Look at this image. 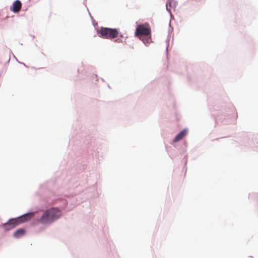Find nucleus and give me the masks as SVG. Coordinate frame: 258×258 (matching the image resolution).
Here are the masks:
<instances>
[{
  "instance_id": "nucleus-1",
  "label": "nucleus",
  "mask_w": 258,
  "mask_h": 258,
  "mask_svg": "<svg viewBox=\"0 0 258 258\" xmlns=\"http://www.w3.org/2000/svg\"><path fill=\"white\" fill-rule=\"evenodd\" d=\"M61 211L56 208L47 210L41 217L39 221L43 224H49L58 219L61 216Z\"/></svg>"
},
{
  "instance_id": "nucleus-2",
  "label": "nucleus",
  "mask_w": 258,
  "mask_h": 258,
  "mask_svg": "<svg viewBox=\"0 0 258 258\" xmlns=\"http://www.w3.org/2000/svg\"><path fill=\"white\" fill-rule=\"evenodd\" d=\"M33 216V213L25 214L18 218L10 220L8 223L4 224V227L6 230H10L18 225L30 220Z\"/></svg>"
},
{
  "instance_id": "nucleus-3",
  "label": "nucleus",
  "mask_w": 258,
  "mask_h": 258,
  "mask_svg": "<svg viewBox=\"0 0 258 258\" xmlns=\"http://www.w3.org/2000/svg\"><path fill=\"white\" fill-rule=\"evenodd\" d=\"M98 34L103 38L112 39L116 38L119 35V31L117 29L101 27L97 30Z\"/></svg>"
},
{
  "instance_id": "nucleus-4",
  "label": "nucleus",
  "mask_w": 258,
  "mask_h": 258,
  "mask_svg": "<svg viewBox=\"0 0 258 258\" xmlns=\"http://www.w3.org/2000/svg\"><path fill=\"white\" fill-rule=\"evenodd\" d=\"M151 30L148 24H140L136 28L135 35L141 38L143 36L151 37Z\"/></svg>"
},
{
  "instance_id": "nucleus-5",
  "label": "nucleus",
  "mask_w": 258,
  "mask_h": 258,
  "mask_svg": "<svg viewBox=\"0 0 258 258\" xmlns=\"http://www.w3.org/2000/svg\"><path fill=\"white\" fill-rule=\"evenodd\" d=\"M22 8V4L21 2L17 0L16 1L13 5V8L11 9L13 12L14 13H18L19 12Z\"/></svg>"
},
{
  "instance_id": "nucleus-6",
  "label": "nucleus",
  "mask_w": 258,
  "mask_h": 258,
  "mask_svg": "<svg viewBox=\"0 0 258 258\" xmlns=\"http://www.w3.org/2000/svg\"><path fill=\"white\" fill-rule=\"evenodd\" d=\"M186 135V131L183 130L181 131L174 139L173 142L176 143L183 139Z\"/></svg>"
},
{
  "instance_id": "nucleus-7",
  "label": "nucleus",
  "mask_w": 258,
  "mask_h": 258,
  "mask_svg": "<svg viewBox=\"0 0 258 258\" xmlns=\"http://www.w3.org/2000/svg\"><path fill=\"white\" fill-rule=\"evenodd\" d=\"M25 233V230L24 229H19L14 233V236L16 238H19L24 235Z\"/></svg>"
},
{
  "instance_id": "nucleus-8",
  "label": "nucleus",
  "mask_w": 258,
  "mask_h": 258,
  "mask_svg": "<svg viewBox=\"0 0 258 258\" xmlns=\"http://www.w3.org/2000/svg\"><path fill=\"white\" fill-rule=\"evenodd\" d=\"M171 1H169L167 3V9H168V5H169V7L171 6Z\"/></svg>"
}]
</instances>
